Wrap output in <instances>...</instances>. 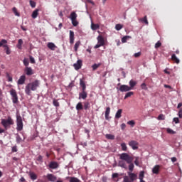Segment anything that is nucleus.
Here are the masks:
<instances>
[{
    "label": "nucleus",
    "instance_id": "f257e3e1",
    "mask_svg": "<svg viewBox=\"0 0 182 182\" xmlns=\"http://www.w3.org/2000/svg\"><path fill=\"white\" fill-rule=\"evenodd\" d=\"M120 160L126 161L127 164H129L128 166L129 171L128 173H133L134 170V164L133 163L134 158L133 156L129 155L127 153H122L119 155Z\"/></svg>",
    "mask_w": 182,
    "mask_h": 182
},
{
    "label": "nucleus",
    "instance_id": "f03ea898",
    "mask_svg": "<svg viewBox=\"0 0 182 182\" xmlns=\"http://www.w3.org/2000/svg\"><path fill=\"white\" fill-rule=\"evenodd\" d=\"M41 85V81L38 80H36L30 83H28L25 88V93L27 94L28 96H31L32 95V92H35V90H38Z\"/></svg>",
    "mask_w": 182,
    "mask_h": 182
},
{
    "label": "nucleus",
    "instance_id": "7ed1b4c3",
    "mask_svg": "<svg viewBox=\"0 0 182 182\" xmlns=\"http://www.w3.org/2000/svg\"><path fill=\"white\" fill-rule=\"evenodd\" d=\"M128 176H124V182H134L137 180V174L133 172H127Z\"/></svg>",
    "mask_w": 182,
    "mask_h": 182
},
{
    "label": "nucleus",
    "instance_id": "20e7f679",
    "mask_svg": "<svg viewBox=\"0 0 182 182\" xmlns=\"http://www.w3.org/2000/svg\"><path fill=\"white\" fill-rule=\"evenodd\" d=\"M1 124L6 129H8V127H11V126H12V124H14V119L12 118H11L10 117L7 119H2Z\"/></svg>",
    "mask_w": 182,
    "mask_h": 182
},
{
    "label": "nucleus",
    "instance_id": "39448f33",
    "mask_svg": "<svg viewBox=\"0 0 182 182\" xmlns=\"http://www.w3.org/2000/svg\"><path fill=\"white\" fill-rule=\"evenodd\" d=\"M16 130L18 132H21L23 129V122H22V117L21 115L16 116Z\"/></svg>",
    "mask_w": 182,
    "mask_h": 182
},
{
    "label": "nucleus",
    "instance_id": "423d86ee",
    "mask_svg": "<svg viewBox=\"0 0 182 182\" xmlns=\"http://www.w3.org/2000/svg\"><path fill=\"white\" fill-rule=\"evenodd\" d=\"M70 19H71L72 24L74 26H77V25H79V22L77 21V20H76L77 19V14H76V12H71L70 15Z\"/></svg>",
    "mask_w": 182,
    "mask_h": 182
},
{
    "label": "nucleus",
    "instance_id": "0eeeda50",
    "mask_svg": "<svg viewBox=\"0 0 182 182\" xmlns=\"http://www.w3.org/2000/svg\"><path fill=\"white\" fill-rule=\"evenodd\" d=\"M97 44L95 46V49H98L100 46H105V38L102 36H98L97 38Z\"/></svg>",
    "mask_w": 182,
    "mask_h": 182
},
{
    "label": "nucleus",
    "instance_id": "6e6552de",
    "mask_svg": "<svg viewBox=\"0 0 182 182\" xmlns=\"http://www.w3.org/2000/svg\"><path fill=\"white\" fill-rule=\"evenodd\" d=\"M10 95L12 97V102L14 105H16V103H18V94L16 93V90H15L14 89H11L10 90Z\"/></svg>",
    "mask_w": 182,
    "mask_h": 182
},
{
    "label": "nucleus",
    "instance_id": "1a4fd4ad",
    "mask_svg": "<svg viewBox=\"0 0 182 182\" xmlns=\"http://www.w3.org/2000/svg\"><path fill=\"white\" fill-rule=\"evenodd\" d=\"M129 146L132 147V150H137L139 149V142L134 140H132L129 142Z\"/></svg>",
    "mask_w": 182,
    "mask_h": 182
},
{
    "label": "nucleus",
    "instance_id": "9d476101",
    "mask_svg": "<svg viewBox=\"0 0 182 182\" xmlns=\"http://www.w3.org/2000/svg\"><path fill=\"white\" fill-rule=\"evenodd\" d=\"M49 168L52 170H56V168H59V164L57 161H50L48 166Z\"/></svg>",
    "mask_w": 182,
    "mask_h": 182
},
{
    "label": "nucleus",
    "instance_id": "9b49d317",
    "mask_svg": "<svg viewBox=\"0 0 182 182\" xmlns=\"http://www.w3.org/2000/svg\"><path fill=\"white\" fill-rule=\"evenodd\" d=\"M24 73L27 75V76H32V75H33V70L32 69V68L31 67H26L24 68Z\"/></svg>",
    "mask_w": 182,
    "mask_h": 182
},
{
    "label": "nucleus",
    "instance_id": "f8f14e48",
    "mask_svg": "<svg viewBox=\"0 0 182 182\" xmlns=\"http://www.w3.org/2000/svg\"><path fill=\"white\" fill-rule=\"evenodd\" d=\"M46 178L47 180H48V181H51V182H55L56 181V180H58V177H56V176L52 173L47 174Z\"/></svg>",
    "mask_w": 182,
    "mask_h": 182
},
{
    "label": "nucleus",
    "instance_id": "ddd939ff",
    "mask_svg": "<svg viewBox=\"0 0 182 182\" xmlns=\"http://www.w3.org/2000/svg\"><path fill=\"white\" fill-rule=\"evenodd\" d=\"M119 92H130L132 88L129 85H122L119 87Z\"/></svg>",
    "mask_w": 182,
    "mask_h": 182
},
{
    "label": "nucleus",
    "instance_id": "4468645a",
    "mask_svg": "<svg viewBox=\"0 0 182 182\" xmlns=\"http://www.w3.org/2000/svg\"><path fill=\"white\" fill-rule=\"evenodd\" d=\"M82 60H78L77 63L73 64V67L75 68V70H79V69L82 68Z\"/></svg>",
    "mask_w": 182,
    "mask_h": 182
},
{
    "label": "nucleus",
    "instance_id": "2eb2a0df",
    "mask_svg": "<svg viewBox=\"0 0 182 182\" xmlns=\"http://www.w3.org/2000/svg\"><path fill=\"white\" fill-rule=\"evenodd\" d=\"M75 43V32L70 31V43L73 45Z\"/></svg>",
    "mask_w": 182,
    "mask_h": 182
},
{
    "label": "nucleus",
    "instance_id": "dca6fc26",
    "mask_svg": "<svg viewBox=\"0 0 182 182\" xmlns=\"http://www.w3.org/2000/svg\"><path fill=\"white\" fill-rule=\"evenodd\" d=\"M26 80V76L25 75H21L20 78L18 80V85H24L25 81Z\"/></svg>",
    "mask_w": 182,
    "mask_h": 182
},
{
    "label": "nucleus",
    "instance_id": "f3484780",
    "mask_svg": "<svg viewBox=\"0 0 182 182\" xmlns=\"http://www.w3.org/2000/svg\"><path fill=\"white\" fill-rule=\"evenodd\" d=\"M152 173L154 174H159V173H160V165H156L154 166L152 168Z\"/></svg>",
    "mask_w": 182,
    "mask_h": 182
},
{
    "label": "nucleus",
    "instance_id": "a211bd4d",
    "mask_svg": "<svg viewBox=\"0 0 182 182\" xmlns=\"http://www.w3.org/2000/svg\"><path fill=\"white\" fill-rule=\"evenodd\" d=\"M87 97V92H81L79 93V99H83L84 100Z\"/></svg>",
    "mask_w": 182,
    "mask_h": 182
},
{
    "label": "nucleus",
    "instance_id": "6ab92c4d",
    "mask_svg": "<svg viewBox=\"0 0 182 182\" xmlns=\"http://www.w3.org/2000/svg\"><path fill=\"white\" fill-rule=\"evenodd\" d=\"M38 15H39V9H36L33 11L31 17L33 19H36V18H38Z\"/></svg>",
    "mask_w": 182,
    "mask_h": 182
},
{
    "label": "nucleus",
    "instance_id": "aec40b11",
    "mask_svg": "<svg viewBox=\"0 0 182 182\" xmlns=\"http://www.w3.org/2000/svg\"><path fill=\"white\" fill-rule=\"evenodd\" d=\"M67 180L70 179V182H81L79 178H76V177H70V176H68L66 178Z\"/></svg>",
    "mask_w": 182,
    "mask_h": 182
},
{
    "label": "nucleus",
    "instance_id": "412c9836",
    "mask_svg": "<svg viewBox=\"0 0 182 182\" xmlns=\"http://www.w3.org/2000/svg\"><path fill=\"white\" fill-rule=\"evenodd\" d=\"M122 112H123V109H118V111L117 112V113L115 114V119H120V117H122Z\"/></svg>",
    "mask_w": 182,
    "mask_h": 182
},
{
    "label": "nucleus",
    "instance_id": "4be33fe9",
    "mask_svg": "<svg viewBox=\"0 0 182 182\" xmlns=\"http://www.w3.org/2000/svg\"><path fill=\"white\" fill-rule=\"evenodd\" d=\"M129 83V87L131 88V90H132V89L134 87V86H136V85H137V82H136L133 80H131Z\"/></svg>",
    "mask_w": 182,
    "mask_h": 182
},
{
    "label": "nucleus",
    "instance_id": "5701e85b",
    "mask_svg": "<svg viewBox=\"0 0 182 182\" xmlns=\"http://www.w3.org/2000/svg\"><path fill=\"white\" fill-rule=\"evenodd\" d=\"M47 46L48 49H50V50H55V48H56V46L53 43H48Z\"/></svg>",
    "mask_w": 182,
    "mask_h": 182
},
{
    "label": "nucleus",
    "instance_id": "b1692460",
    "mask_svg": "<svg viewBox=\"0 0 182 182\" xmlns=\"http://www.w3.org/2000/svg\"><path fill=\"white\" fill-rule=\"evenodd\" d=\"M110 114V107H108L105 110V119L106 120H109V115Z\"/></svg>",
    "mask_w": 182,
    "mask_h": 182
},
{
    "label": "nucleus",
    "instance_id": "393cba45",
    "mask_svg": "<svg viewBox=\"0 0 182 182\" xmlns=\"http://www.w3.org/2000/svg\"><path fill=\"white\" fill-rule=\"evenodd\" d=\"M171 59L175 63H180V60L177 58V56H176V54H173L171 55Z\"/></svg>",
    "mask_w": 182,
    "mask_h": 182
},
{
    "label": "nucleus",
    "instance_id": "a878e982",
    "mask_svg": "<svg viewBox=\"0 0 182 182\" xmlns=\"http://www.w3.org/2000/svg\"><path fill=\"white\" fill-rule=\"evenodd\" d=\"M16 143H18V144H19V143H22V141H23L22 138L21 137V135L18 134H16Z\"/></svg>",
    "mask_w": 182,
    "mask_h": 182
},
{
    "label": "nucleus",
    "instance_id": "bb28decb",
    "mask_svg": "<svg viewBox=\"0 0 182 182\" xmlns=\"http://www.w3.org/2000/svg\"><path fill=\"white\" fill-rule=\"evenodd\" d=\"M76 110L78 112L80 110H83V105H82V102H78L76 105Z\"/></svg>",
    "mask_w": 182,
    "mask_h": 182
},
{
    "label": "nucleus",
    "instance_id": "cd10ccee",
    "mask_svg": "<svg viewBox=\"0 0 182 182\" xmlns=\"http://www.w3.org/2000/svg\"><path fill=\"white\" fill-rule=\"evenodd\" d=\"M99 28H100L99 24H95L93 23H91V29H92V31H96L99 29Z\"/></svg>",
    "mask_w": 182,
    "mask_h": 182
},
{
    "label": "nucleus",
    "instance_id": "c85d7f7f",
    "mask_svg": "<svg viewBox=\"0 0 182 182\" xmlns=\"http://www.w3.org/2000/svg\"><path fill=\"white\" fill-rule=\"evenodd\" d=\"M29 176L31 180H36L38 178V176L33 172H30Z\"/></svg>",
    "mask_w": 182,
    "mask_h": 182
},
{
    "label": "nucleus",
    "instance_id": "c756f323",
    "mask_svg": "<svg viewBox=\"0 0 182 182\" xmlns=\"http://www.w3.org/2000/svg\"><path fill=\"white\" fill-rule=\"evenodd\" d=\"M80 41H78L75 43V46H74V50L75 52H77V49H79V46H80Z\"/></svg>",
    "mask_w": 182,
    "mask_h": 182
},
{
    "label": "nucleus",
    "instance_id": "7c9ffc66",
    "mask_svg": "<svg viewBox=\"0 0 182 182\" xmlns=\"http://www.w3.org/2000/svg\"><path fill=\"white\" fill-rule=\"evenodd\" d=\"M22 45H23V41L22 39H19L17 44L18 49H22Z\"/></svg>",
    "mask_w": 182,
    "mask_h": 182
},
{
    "label": "nucleus",
    "instance_id": "2f4dec72",
    "mask_svg": "<svg viewBox=\"0 0 182 182\" xmlns=\"http://www.w3.org/2000/svg\"><path fill=\"white\" fill-rule=\"evenodd\" d=\"M100 66H102L101 63H98V64L95 63L94 65H92V70H97L98 68H100Z\"/></svg>",
    "mask_w": 182,
    "mask_h": 182
},
{
    "label": "nucleus",
    "instance_id": "473e14b6",
    "mask_svg": "<svg viewBox=\"0 0 182 182\" xmlns=\"http://www.w3.org/2000/svg\"><path fill=\"white\" fill-rule=\"evenodd\" d=\"M106 139L108 140H114V135L110 134H107L105 135Z\"/></svg>",
    "mask_w": 182,
    "mask_h": 182
},
{
    "label": "nucleus",
    "instance_id": "72a5a7b5",
    "mask_svg": "<svg viewBox=\"0 0 182 182\" xmlns=\"http://www.w3.org/2000/svg\"><path fill=\"white\" fill-rule=\"evenodd\" d=\"M119 167H122V168H127L126 162H124V161H119Z\"/></svg>",
    "mask_w": 182,
    "mask_h": 182
},
{
    "label": "nucleus",
    "instance_id": "f704fd0d",
    "mask_svg": "<svg viewBox=\"0 0 182 182\" xmlns=\"http://www.w3.org/2000/svg\"><path fill=\"white\" fill-rule=\"evenodd\" d=\"M4 48H5L6 55H11V50L9 49V47L8 46V45L6 44L4 45Z\"/></svg>",
    "mask_w": 182,
    "mask_h": 182
},
{
    "label": "nucleus",
    "instance_id": "c9c22d12",
    "mask_svg": "<svg viewBox=\"0 0 182 182\" xmlns=\"http://www.w3.org/2000/svg\"><path fill=\"white\" fill-rule=\"evenodd\" d=\"M140 21L146 25H149V21H147V16H145L144 18H141Z\"/></svg>",
    "mask_w": 182,
    "mask_h": 182
},
{
    "label": "nucleus",
    "instance_id": "e433bc0d",
    "mask_svg": "<svg viewBox=\"0 0 182 182\" xmlns=\"http://www.w3.org/2000/svg\"><path fill=\"white\" fill-rule=\"evenodd\" d=\"M12 11H13L14 15H16V16H21V14H19V12H18V9H16V7H14L12 9Z\"/></svg>",
    "mask_w": 182,
    "mask_h": 182
},
{
    "label": "nucleus",
    "instance_id": "4c0bfd02",
    "mask_svg": "<svg viewBox=\"0 0 182 182\" xmlns=\"http://www.w3.org/2000/svg\"><path fill=\"white\" fill-rule=\"evenodd\" d=\"M121 147L122 151H127V146L126 145V143H122Z\"/></svg>",
    "mask_w": 182,
    "mask_h": 182
},
{
    "label": "nucleus",
    "instance_id": "58836bf2",
    "mask_svg": "<svg viewBox=\"0 0 182 182\" xmlns=\"http://www.w3.org/2000/svg\"><path fill=\"white\" fill-rule=\"evenodd\" d=\"M133 95H134V92H128L126 95H125V96H124V100H126V99H127L128 97H130L131 96H133Z\"/></svg>",
    "mask_w": 182,
    "mask_h": 182
},
{
    "label": "nucleus",
    "instance_id": "ea45409f",
    "mask_svg": "<svg viewBox=\"0 0 182 182\" xmlns=\"http://www.w3.org/2000/svg\"><path fill=\"white\" fill-rule=\"evenodd\" d=\"M90 107V103L89 102H84V109L85 110H87Z\"/></svg>",
    "mask_w": 182,
    "mask_h": 182
},
{
    "label": "nucleus",
    "instance_id": "a19ab883",
    "mask_svg": "<svg viewBox=\"0 0 182 182\" xmlns=\"http://www.w3.org/2000/svg\"><path fill=\"white\" fill-rule=\"evenodd\" d=\"M23 63L26 68H28V66H29V60L27 58L23 59Z\"/></svg>",
    "mask_w": 182,
    "mask_h": 182
},
{
    "label": "nucleus",
    "instance_id": "79ce46f5",
    "mask_svg": "<svg viewBox=\"0 0 182 182\" xmlns=\"http://www.w3.org/2000/svg\"><path fill=\"white\" fill-rule=\"evenodd\" d=\"M130 36H124L122 38V43H126V42H127V39H130Z\"/></svg>",
    "mask_w": 182,
    "mask_h": 182
},
{
    "label": "nucleus",
    "instance_id": "37998d69",
    "mask_svg": "<svg viewBox=\"0 0 182 182\" xmlns=\"http://www.w3.org/2000/svg\"><path fill=\"white\" fill-rule=\"evenodd\" d=\"M53 106H55V107H59V106H60V105L59 104V102H58V100H53Z\"/></svg>",
    "mask_w": 182,
    "mask_h": 182
},
{
    "label": "nucleus",
    "instance_id": "c03bdc74",
    "mask_svg": "<svg viewBox=\"0 0 182 182\" xmlns=\"http://www.w3.org/2000/svg\"><path fill=\"white\" fill-rule=\"evenodd\" d=\"M6 43H8V41L5 39H2L1 41H0V48L1 46H3L4 48V45H6Z\"/></svg>",
    "mask_w": 182,
    "mask_h": 182
},
{
    "label": "nucleus",
    "instance_id": "a18cd8bd",
    "mask_svg": "<svg viewBox=\"0 0 182 182\" xmlns=\"http://www.w3.org/2000/svg\"><path fill=\"white\" fill-rule=\"evenodd\" d=\"M123 28V25L122 24H116L115 29L116 31H120V29Z\"/></svg>",
    "mask_w": 182,
    "mask_h": 182
},
{
    "label": "nucleus",
    "instance_id": "49530a36",
    "mask_svg": "<svg viewBox=\"0 0 182 182\" xmlns=\"http://www.w3.org/2000/svg\"><path fill=\"white\" fill-rule=\"evenodd\" d=\"M139 178V180H143V178H144V171H140Z\"/></svg>",
    "mask_w": 182,
    "mask_h": 182
},
{
    "label": "nucleus",
    "instance_id": "de8ad7c7",
    "mask_svg": "<svg viewBox=\"0 0 182 182\" xmlns=\"http://www.w3.org/2000/svg\"><path fill=\"white\" fill-rule=\"evenodd\" d=\"M167 133H168L169 134H176V132L173 131V129L168 128L166 129Z\"/></svg>",
    "mask_w": 182,
    "mask_h": 182
},
{
    "label": "nucleus",
    "instance_id": "09e8293b",
    "mask_svg": "<svg viewBox=\"0 0 182 182\" xmlns=\"http://www.w3.org/2000/svg\"><path fill=\"white\" fill-rule=\"evenodd\" d=\"M37 161H40V163H43V156H42V155H39L37 157Z\"/></svg>",
    "mask_w": 182,
    "mask_h": 182
},
{
    "label": "nucleus",
    "instance_id": "8fccbe9b",
    "mask_svg": "<svg viewBox=\"0 0 182 182\" xmlns=\"http://www.w3.org/2000/svg\"><path fill=\"white\" fill-rule=\"evenodd\" d=\"M158 120H164V119H166V117L164 116V114H161L158 116Z\"/></svg>",
    "mask_w": 182,
    "mask_h": 182
},
{
    "label": "nucleus",
    "instance_id": "3c124183",
    "mask_svg": "<svg viewBox=\"0 0 182 182\" xmlns=\"http://www.w3.org/2000/svg\"><path fill=\"white\" fill-rule=\"evenodd\" d=\"M127 124H129L131 127H134V124H136V122H134V121L133 120H131L127 122Z\"/></svg>",
    "mask_w": 182,
    "mask_h": 182
},
{
    "label": "nucleus",
    "instance_id": "603ef678",
    "mask_svg": "<svg viewBox=\"0 0 182 182\" xmlns=\"http://www.w3.org/2000/svg\"><path fill=\"white\" fill-rule=\"evenodd\" d=\"M80 86L81 87H85L86 86V83L82 79L80 80Z\"/></svg>",
    "mask_w": 182,
    "mask_h": 182
},
{
    "label": "nucleus",
    "instance_id": "864d4df0",
    "mask_svg": "<svg viewBox=\"0 0 182 182\" xmlns=\"http://www.w3.org/2000/svg\"><path fill=\"white\" fill-rule=\"evenodd\" d=\"M30 5L31 8H35V6H36V3L32 0H30Z\"/></svg>",
    "mask_w": 182,
    "mask_h": 182
},
{
    "label": "nucleus",
    "instance_id": "5fc2aeb1",
    "mask_svg": "<svg viewBox=\"0 0 182 182\" xmlns=\"http://www.w3.org/2000/svg\"><path fill=\"white\" fill-rule=\"evenodd\" d=\"M141 87L143 90H147V85L144 82L141 85Z\"/></svg>",
    "mask_w": 182,
    "mask_h": 182
},
{
    "label": "nucleus",
    "instance_id": "6e6d98bb",
    "mask_svg": "<svg viewBox=\"0 0 182 182\" xmlns=\"http://www.w3.org/2000/svg\"><path fill=\"white\" fill-rule=\"evenodd\" d=\"M160 46H161V42L158 41V42L155 44V48H156V49H159V48H160Z\"/></svg>",
    "mask_w": 182,
    "mask_h": 182
},
{
    "label": "nucleus",
    "instance_id": "4d7b16f0",
    "mask_svg": "<svg viewBox=\"0 0 182 182\" xmlns=\"http://www.w3.org/2000/svg\"><path fill=\"white\" fill-rule=\"evenodd\" d=\"M29 59H30V62H31V63H36V62H35V58H33V57H32V55H30L29 56Z\"/></svg>",
    "mask_w": 182,
    "mask_h": 182
},
{
    "label": "nucleus",
    "instance_id": "13d9d810",
    "mask_svg": "<svg viewBox=\"0 0 182 182\" xmlns=\"http://www.w3.org/2000/svg\"><path fill=\"white\" fill-rule=\"evenodd\" d=\"M134 164H135L136 166H139V156H136V157L135 158Z\"/></svg>",
    "mask_w": 182,
    "mask_h": 182
},
{
    "label": "nucleus",
    "instance_id": "bf43d9fd",
    "mask_svg": "<svg viewBox=\"0 0 182 182\" xmlns=\"http://www.w3.org/2000/svg\"><path fill=\"white\" fill-rule=\"evenodd\" d=\"M141 55V53H140V52L136 53L134 55V58H139V57H140Z\"/></svg>",
    "mask_w": 182,
    "mask_h": 182
},
{
    "label": "nucleus",
    "instance_id": "052dcab7",
    "mask_svg": "<svg viewBox=\"0 0 182 182\" xmlns=\"http://www.w3.org/2000/svg\"><path fill=\"white\" fill-rule=\"evenodd\" d=\"M16 151H18V148L16 147V146H13L12 147V152L13 153H16Z\"/></svg>",
    "mask_w": 182,
    "mask_h": 182
},
{
    "label": "nucleus",
    "instance_id": "680f3d73",
    "mask_svg": "<svg viewBox=\"0 0 182 182\" xmlns=\"http://www.w3.org/2000/svg\"><path fill=\"white\" fill-rule=\"evenodd\" d=\"M9 82H12V77H11L8 73L6 74Z\"/></svg>",
    "mask_w": 182,
    "mask_h": 182
},
{
    "label": "nucleus",
    "instance_id": "e2e57ef3",
    "mask_svg": "<svg viewBox=\"0 0 182 182\" xmlns=\"http://www.w3.org/2000/svg\"><path fill=\"white\" fill-rule=\"evenodd\" d=\"M178 116H179L180 119L182 118V108H181L178 112Z\"/></svg>",
    "mask_w": 182,
    "mask_h": 182
},
{
    "label": "nucleus",
    "instance_id": "0e129e2a",
    "mask_svg": "<svg viewBox=\"0 0 182 182\" xmlns=\"http://www.w3.org/2000/svg\"><path fill=\"white\" fill-rule=\"evenodd\" d=\"M119 177V173H113L112 178H117Z\"/></svg>",
    "mask_w": 182,
    "mask_h": 182
},
{
    "label": "nucleus",
    "instance_id": "69168bd1",
    "mask_svg": "<svg viewBox=\"0 0 182 182\" xmlns=\"http://www.w3.org/2000/svg\"><path fill=\"white\" fill-rule=\"evenodd\" d=\"M173 122L177 124V123H179V119L177 117L173 118Z\"/></svg>",
    "mask_w": 182,
    "mask_h": 182
},
{
    "label": "nucleus",
    "instance_id": "338daca9",
    "mask_svg": "<svg viewBox=\"0 0 182 182\" xmlns=\"http://www.w3.org/2000/svg\"><path fill=\"white\" fill-rule=\"evenodd\" d=\"M171 160L172 163H176V161H177V158H176V157H172V158L171 159Z\"/></svg>",
    "mask_w": 182,
    "mask_h": 182
},
{
    "label": "nucleus",
    "instance_id": "774afa93",
    "mask_svg": "<svg viewBox=\"0 0 182 182\" xmlns=\"http://www.w3.org/2000/svg\"><path fill=\"white\" fill-rule=\"evenodd\" d=\"M121 129H122V130H124V129H126V124H122V125H121Z\"/></svg>",
    "mask_w": 182,
    "mask_h": 182
}]
</instances>
